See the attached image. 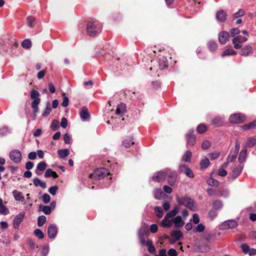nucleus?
<instances>
[{
    "label": "nucleus",
    "mask_w": 256,
    "mask_h": 256,
    "mask_svg": "<svg viewBox=\"0 0 256 256\" xmlns=\"http://www.w3.org/2000/svg\"><path fill=\"white\" fill-rule=\"evenodd\" d=\"M26 24L28 27L32 28L35 26V18L31 16H29L27 18Z\"/></svg>",
    "instance_id": "nucleus-39"
},
{
    "label": "nucleus",
    "mask_w": 256,
    "mask_h": 256,
    "mask_svg": "<svg viewBox=\"0 0 256 256\" xmlns=\"http://www.w3.org/2000/svg\"><path fill=\"white\" fill-rule=\"evenodd\" d=\"M33 182L36 186H40L42 188H46V183L42 181L38 178H36L33 179Z\"/></svg>",
    "instance_id": "nucleus-32"
},
{
    "label": "nucleus",
    "mask_w": 256,
    "mask_h": 256,
    "mask_svg": "<svg viewBox=\"0 0 256 256\" xmlns=\"http://www.w3.org/2000/svg\"><path fill=\"white\" fill-rule=\"evenodd\" d=\"M223 119L220 117H216L212 120V123L213 124L216 126H220L222 124Z\"/></svg>",
    "instance_id": "nucleus-41"
},
{
    "label": "nucleus",
    "mask_w": 256,
    "mask_h": 256,
    "mask_svg": "<svg viewBox=\"0 0 256 256\" xmlns=\"http://www.w3.org/2000/svg\"><path fill=\"white\" fill-rule=\"evenodd\" d=\"M126 105L124 103H120L116 107V114L117 116L122 117L126 112Z\"/></svg>",
    "instance_id": "nucleus-17"
},
{
    "label": "nucleus",
    "mask_w": 256,
    "mask_h": 256,
    "mask_svg": "<svg viewBox=\"0 0 256 256\" xmlns=\"http://www.w3.org/2000/svg\"><path fill=\"white\" fill-rule=\"evenodd\" d=\"M248 40V38L246 36H238L234 38L232 40V43L234 44V47L236 49H240L242 47V45L238 43H242Z\"/></svg>",
    "instance_id": "nucleus-10"
},
{
    "label": "nucleus",
    "mask_w": 256,
    "mask_h": 256,
    "mask_svg": "<svg viewBox=\"0 0 256 256\" xmlns=\"http://www.w3.org/2000/svg\"><path fill=\"white\" fill-rule=\"evenodd\" d=\"M168 169H164L154 173L152 176V180L158 182H164L167 178Z\"/></svg>",
    "instance_id": "nucleus-5"
},
{
    "label": "nucleus",
    "mask_w": 256,
    "mask_h": 256,
    "mask_svg": "<svg viewBox=\"0 0 256 256\" xmlns=\"http://www.w3.org/2000/svg\"><path fill=\"white\" fill-rule=\"evenodd\" d=\"M256 128V120L250 122L248 124H244L242 126V129L244 130L253 129Z\"/></svg>",
    "instance_id": "nucleus-35"
},
{
    "label": "nucleus",
    "mask_w": 256,
    "mask_h": 256,
    "mask_svg": "<svg viewBox=\"0 0 256 256\" xmlns=\"http://www.w3.org/2000/svg\"><path fill=\"white\" fill-rule=\"evenodd\" d=\"M46 222V217L44 216H40L38 218V226H42Z\"/></svg>",
    "instance_id": "nucleus-49"
},
{
    "label": "nucleus",
    "mask_w": 256,
    "mask_h": 256,
    "mask_svg": "<svg viewBox=\"0 0 256 256\" xmlns=\"http://www.w3.org/2000/svg\"><path fill=\"white\" fill-rule=\"evenodd\" d=\"M64 143L66 144H71L72 138L70 136V134L68 133H66L64 136Z\"/></svg>",
    "instance_id": "nucleus-58"
},
{
    "label": "nucleus",
    "mask_w": 256,
    "mask_h": 256,
    "mask_svg": "<svg viewBox=\"0 0 256 256\" xmlns=\"http://www.w3.org/2000/svg\"><path fill=\"white\" fill-rule=\"evenodd\" d=\"M168 217H166V216L164 219L162 220L161 224L162 226L164 228H169L173 224V222L172 220V218L171 220Z\"/></svg>",
    "instance_id": "nucleus-24"
},
{
    "label": "nucleus",
    "mask_w": 256,
    "mask_h": 256,
    "mask_svg": "<svg viewBox=\"0 0 256 256\" xmlns=\"http://www.w3.org/2000/svg\"><path fill=\"white\" fill-rule=\"evenodd\" d=\"M58 190V186H51L49 188L48 192L52 196H54V195H56Z\"/></svg>",
    "instance_id": "nucleus-61"
},
{
    "label": "nucleus",
    "mask_w": 256,
    "mask_h": 256,
    "mask_svg": "<svg viewBox=\"0 0 256 256\" xmlns=\"http://www.w3.org/2000/svg\"><path fill=\"white\" fill-rule=\"evenodd\" d=\"M52 108L48 102L46 104V110L42 112V116H46L50 114Z\"/></svg>",
    "instance_id": "nucleus-50"
},
{
    "label": "nucleus",
    "mask_w": 256,
    "mask_h": 256,
    "mask_svg": "<svg viewBox=\"0 0 256 256\" xmlns=\"http://www.w3.org/2000/svg\"><path fill=\"white\" fill-rule=\"evenodd\" d=\"M146 227V226H144V225L138 232V236L142 244H144L146 243L144 235L148 232Z\"/></svg>",
    "instance_id": "nucleus-14"
},
{
    "label": "nucleus",
    "mask_w": 256,
    "mask_h": 256,
    "mask_svg": "<svg viewBox=\"0 0 256 256\" xmlns=\"http://www.w3.org/2000/svg\"><path fill=\"white\" fill-rule=\"evenodd\" d=\"M18 46L16 40L12 37L6 36L0 42V46L4 52H15Z\"/></svg>",
    "instance_id": "nucleus-1"
},
{
    "label": "nucleus",
    "mask_w": 256,
    "mask_h": 256,
    "mask_svg": "<svg viewBox=\"0 0 256 256\" xmlns=\"http://www.w3.org/2000/svg\"><path fill=\"white\" fill-rule=\"evenodd\" d=\"M58 232V228L55 224H50L48 229V234L49 238H54Z\"/></svg>",
    "instance_id": "nucleus-15"
},
{
    "label": "nucleus",
    "mask_w": 256,
    "mask_h": 256,
    "mask_svg": "<svg viewBox=\"0 0 256 256\" xmlns=\"http://www.w3.org/2000/svg\"><path fill=\"white\" fill-rule=\"evenodd\" d=\"M110 174V172L107 168H100L95 170L92 174L90 175V177L95 180H99L109 175Z\"/></svg>",
    "instance_id": "nucleus-4"
},
{
    "label": "nucleus",
    "mask_w": 256,
    "mask_h": 256,
    "mask_svg": "<svg viewBox=\"0 0 256 256\" xmlns=\"http://www.w3.org/2000/svg\"><path fill=\"white\" fill-rule=\"evenodd\" d=\"M245 120V116L242 114H231L229 120L232 124H240Z\"/></svg>",
    "instance_id": "nucleus-8"
},
{
    "label": "nucleus",
    "mask_w": 256,
    "mask_h": 256,
    "mask_svg": "<svg viewBox=\"0 0 256 256\" xmlns=\"http://www.w3.org/2000/svg\"><path fill=\"white\" fill-rule=\"evenodd\" d=\"M206 182L209 186H216L219 184V182L218 180H216L212 178H208L206 180Z\"/></svg>",
    "instance_id": "nucleus-44"
},
{
    "label": "nucleus",
    "mask_w": 256,
    "mask_h": 256,
    "mask_svg": "<svg viewBox=\"0 0 256 256\" xmlns=\"http://www.w3.org/2000/svg\"><path fill=\"white\" fill-rule=\"evenodd\" d=\"M40 93L36 90H33L30 92V98L32 99L40 98Z\"/></svg>",
    "instance_id": "nucleus-56"
},
{
    "label": "nucleus",
    "mask_w": 256,
    "mask_h": 256,
    "mask_svg": "<svg viewBox=\"0 0 256 256\" xmlns=\"http://www.w3.org/2000/svg\"><path fill=\"white\" fill-rule=\"evenodd\" d=\"M80 118L83 121L87 120L90 116V113L88 111V108L83 106L80 112Z\"/></svg>",
    "instance_id": "nucleus-18"
},
{
    "label": "nucleus",
    "mask_w": 256,
    "mask_h": 256,
    "mask_svg": "<svg viewBox=\"0 0 256 256\" xmlns=\"http://www.w3.org/2000/svg\"><path fill=\"white\" fill-rule=\"evenodd\" d=\"M10 158L14 162L18 164L22 160V154L18 150H12L10 153Z\"/></svg>",
    "instance_id": "nucleus-7"
},
{
    "label": "nucleus",
    "mask_w": 256,
    "mask_h": 256,
    "mask_svg": "<svg viewBox=\"0 0 256 256\" xmlns=\"http://www.w3.org/2000/svg\"><path fill=\"white\" fill-rule=\"evenodd\" d=\"M204 228L205 226L202 224H200L195 228L194 232H203L204 230Z\"/></svg>",
    "instance_id": "nucleus-63"
},
{
    "label": "nucleus",
    "mask_w": 256,
    "mask_h": 256,
    "mask_svg": "<svg viewBox=\"0 0 256 256\" xmlns=\"http://www.w3.org/2000/svg\"><path fill=\"white\" fill-rule=\"evenodd\" d=\"M223 206L222 202L220 200H216L212 204V208L213 209L216 210H220Z\"/></svg>",
    "instance_id": "nucleus-36"
},
{
    "label": "nucleus",
    "mask_w": 256,
    "mask_h": 256,
    "mask_svg": "<svg viewBox=\"0 0 256 256\" xmlns=\"http://www.w3.org/2000/svg\"><path fill=\"white\" fill-rule=\"evenodd\" d=\"M134 144L133 138L130 137L127 138L122 142V144L126 148H129Z\"/></svg>",
    "instance_id": "nucleus-37"
},
{
    "label": "nucleus",
    "mask_w": 256,
    "mask_h": 256,
    "mask_svg": "<svg viewBox=\"0 0 256 256\" xmlns=\"http://www.w3.org/2000/svg\"><path fill=\"white\" fill-rule=\"evenodd\" d=\"M42 208V211L44 212V213L46 214H50L51 212V208L50 206H40V208Z\"/></svg>",
    "instance_id": "nucleus-48"
},
{
    "label": "nucleus",
    "mask_w": 256,
    "mask_h": 256,
    "mask_svg": "<svg viewBox=\"0 0 256 256\" xmlns=\"http://www.w3.org/2000/svg\"><path fill=\"white\" fill-rule=\"evenodd\" d=\"M242 166H238L234 167L232 171V178L233 180L237 178L241 174L242 170Z\"/></svg>",
    "instance_id": "nucleus-20"
},
{
    "label": "nucleus",
    "mask_w": 256,
    "mask_h": 256,
    "mask_svg": "<svg viewBox=\"0 0 256 256\" xmlns=\"http://www.w3.org/2000/svg\"><path fill=\"white\" fill-rule=\"evenodd\" d=\"M176 199L179 206H184L192 211L196 210V206L192 199L187 196L180 197L178 196H176Z\"/></svg>",
    "instance_id": "nucleus-3"
},
{
    "label": "nucleus",
    "mask_w": 256,
    "mask_h": 256,
    "mask_svg": "<svg viewBox=\"0 0 256 256\" xmlns=\"http://www.w3.org/2000/svg\"><path fill=\"white\" fill-rule=\"evenodd\" d=\"M245 14V10L244 9H240L238 12L234 13L233 16L238 18L243 16Z\"/></svg>",
    "instance_id": "nucleus-59"
},
{
    "label": "nucleus",
    "mask_w": 256,
    "mask_h": 256,
    "mask_svg": "<svg viewBox=\"0 0 256 256\" xmlns=\"http://www.w3.org/2000/svg\"><path fill=\"white\" fill-rule=\"evenodd\" d=\"M59 126V122L57 120H53L50 124V128L54 131L57 130Z\"/></svg>",
    "instance_id": "nucleus-54"
},
{
    "label": "nucleus",
    "mask_w": 256,
    "mask_h": 256,
    "mask_svg": "<svg viewBox=\"0 0 256 256\" xmlns=\"http://www.w3.org/2000/svg\"><path fill=\"white\" fill-rule=\"evenodd\" d=\"M168 183L170 186H173L177 178V174L174 170H172L170 169H168L167 172Z\"/></svg>",
    "instance_id": "nucleus-9"
},
{
    "label": "nucleus",
    "mask_w": 256,
    "mask_h": 256,
    "mask_svg": "<svg viewBox=\"0 0 256 256\" xmlns=\"http://www.w3.org/2000/svg\"><path fill=\"white\" fill-rule=\"evenodd\" d=\"M22 46L25 48L28 49L32 46V42L30 40H24L22 42Z\"/></svg>",
    "instance_id": "nucleus-47"
},
{
    "label": "nucleus",
    "mask_w": 256,
    "mask_h": 256,
    "mask_svg": "<svg viewBox=\"0 0 256 256\" xmlns=\"http://www.w3.org/2000/svg\"><path fill=\"white\" fill-rule=\"evenodd\" d=\"M252 50L251 46L248 45L243 47L241 50V55L243 56H248Z\"/></svg>",
    "instance_id": "nucleus-30"
},
{
    "label": "nucleus",
    "mask_w": 256,
    "mask_h": 256,
    "mask_svg": "<svg viewBox=\"0 0 256 256\" xmlns=\"http://www.w3.org/2000/svg\"><path fill=\"white\" fill-rule=\"evenodd\" d=\"M154 195L156 199L160 200L162 198L163 192L160 188H156L154 191Z\"/></svg>",
    "instance_id": "nucleus-38"
},
{
    "label": "nucleus",
    "mask_w": 256,
    "mask_h": 256,
    "mask_svg": "<svg viewBox=\"0 0 256 256\" xmlns=\"http://www.w3.org/2000/svg\"><path fill=\"white\" fill-rule=\"evenodd\" d=\"M34 234L39 239H42L44 238V234L40 229H36L34 232Z\"/></svg>",
    "instance_id": "nucleus-53"
},
{
    "label": "nucleus",
    "mask_w": 256,
    "mask_h": 256,
    "mask_svg": "<svg viewBox=\"0 0 256 256\" xmlns=\"http://www.w3.org/2000/svg\"><path fill=\"white\" fill-rule=\"evenodd\" d=\"M210 164V162L207 158L202 160L200 162V167L202 169H204L208 167Z\"/></svg>",
    "instance_id": "nucleus-42"
},
{
    "label": "nucleus",
    "mask_w": 256,
    "mask_h": 256,
    "mask_svg": "<svg viewBox=\"0 0 256 256\" xmlns=\"http://www.w3.org/2000/svg\"><path fill=\"white\" fill-rule=\"evenodd\" d=\"M154 212L156 216L160 218L162 216V210L160 207L156 206L154 208Z\"/></svg>",
    "instance_id": "nucleus-52"
},
{
    "label": "nucleus",
    "mask_w": 256,
    "mask_h": 256,
    "mask_svg": "<svg viewBox=\"0 0 256 256\" xmlns=\"http://www.w3.org/2000/svg\"><path fill=\"white\" fill-rule=\"evenodd\" d=\"M218 215L217 210L212 209L208 212L209 218L211 220H213Z\"/></svg>",
    "instance_id": "nucleus-55"
},
{
    "label": "nucleus",
    "mask_w": 256,
    "mask_h": 256,
    "mask_svg": "<svg viewBox=\"0 0 256 256\" xmlns=\"http://www.w3.org/2000/svg\"><path fill=\"white\" fill-rule=\"evenodd\" d=\"M27 244L30 250H34L36 248H38V246H36L34 242L31 238L28 240Z\"/></svg>",
    "instance_id": "nucleus-45"
},
{
    "label": "nucleus",
    "mask_w": 256,
    "mask_h": 256,
    "mask_svg": "<svg viewBox=\"0 0 256 256\" xmlns=\"http://www.w3.org/2000/svg\"><path fill=\"white\" fill-rule=\"evenodd\" d=\"M8 208L2 204V200L0 198V214L6 215L8 214Z\"/></svg>",
    "instance_id": "nucleus-40"
},
{
    "label": "nucleus",
    "mask_w": 256,
    "mask_h": 256,
    "mask_svg": "<svg viewBox=\"0 0 256 256\" xmlns=\"http://www.w3.org/2000/svg\"><path fill=\"white\" fill-rule=\"evenodd\" d=\"M178 170L180 172L184 174L190 178H192L194 176L192 171L185 164H180L178 167Z\"/></svg>",
    "instance_id": "nucleus-13"
},
{
    "label": "nucleus",
    "mask_w": 256,
    "mask_h": 256,
    "mask_svg": "<svg viewBox=\"0 0 256 256\" xmlns=\"http://www.w3.org/2000/svg\"><path fill=\"white\" fill-rule=\"evenodd\" d=\"M173 224H174L176 227H181L184 225V222L182 220V217L180 216L172 218Z\"/></svg>",
    "instance_id": "nucleus-22"
},
{
    "label": "nucleus",
    "mask_w": 256,
    "mask_h": 256,
    "mask_svg": "<svg viewBox=\"0 0 256 256\" xmlns=\"http://www.w3.org/2000/svg\"><path fill=\"white\" fill-rule=\"evenodd\" d=\"M194 130H191L190 132L186 134V137L187 140L186 146H192L196 143V137L192 134Z\"/></svg>",
    "instance_id": "nucleus-11"
},
{
    "label": "nucleus",
    "mask_w": 256,
    "mask_h": 256,
    "mask_svg": "<svg viewBox=\"0 0 256 256\" xmlns=\"http://www.w3.org/2000/svg\"><path fill=\"white\" fill-rule=\"evenodd\" d=\"M236 52L232 49H227L224 51L222 54V57H224L226 56L236 55Z\"/></svg>",
    "instance_id": "nucleus-43"
},
{
    "label": "nucleus",
    "mask_w": 256,
    "mask_h": 256,
    "mask_svg": "<svg viewBox=\"0 0 256 256\" xmlns=\"http://www.w3.org/2000/svg\"><path fill=\"white\" fill-rule=\"evenodd\" d=\"M241 248L243 252L245 254H248L250 250V246L246 244H243L241 245Z\"/></svg>",
    "instance_id": "nucleus-60"
},
{
    "label": "nucleus",
    "mask_w": 256,
    "mask_h": 256,
    "mask_svg": "<svg viewBox=\"0 0 256 256\" xmlns=\"http://www.w3.org/2000/svg\"><path fill=\"white\" fill-rule=\"evenodd\" d=\"M247 155V150L246 148L242 149L240 154L238 156V162L240 164L243 163L245 160Z\"/></svg>",
    "instance_id": "nucleus-31"
},
{
    "label": "nucleus",
    "mask_w": 256,
    "mask_h": 256,
    "mask_svg": "<svg viewBox=\"0 0 256 256\" xmlns=\"http://www.w3.org/2000/svg\"><path fill=\"white\" fill-rule=\"evenodd\" d=\"M179 210L180 208L178 206H175L173 210H171L166 214V217H168L170 218H172L178 213Z\"/></svg>",
    "instance_id": "nucleus-34"
},
{
    "label": "nucleus",
    "mask_w": 256,
    "mask_h": 256,
    "mask_svg": "<svg viewBox=\"0 0 256 256\" xmlns=\"http://www.w3.org/2000/svg\"><path fill=\"white\" fill-rule=\"evenodd\" d=\"M212 160H214L218 158L220 156V153L218 152H214L210 153L208 155Z\"/></svg>",
    "instance_id": "nucleus-62"
},
{
    "label": "nucleus",
    "mask_w": 256,
    "mask_h": 256,
    "mask_svg": "<svg viewBox=\"0 0 256 256\" xmlns=\"http://www.w3.org/2000/svg\"><path fill=\"white\" fill-rule=\"evenodd\" d=\"M256 144V137H248L246 142V146L247 148H252Z\"/></svg>",
    "instance_id": "nucleus-26"
},
{
    "label": "nucleus",
    "mask_w": 256,
    "mask_h": 256,
    "mask_svg": "<svg viewBox=\"0 0 256 256\" xmlns=\"http://www.w3.org/2000/svg\"><path fill=\"white\" fill-rule=\"evenodd\" d=\"M33 100H34L32 102V108L33 110L34 114H36L37 112H38L39 111L38 105L40 103V99L36 98V99H33Z\"/></svg>",
    "instance_id": "nucleus-25"
},
{
    "label": "nucleus",
    "mask_w": 256,
    "mask_h": 256,
    "mask_svg": "<svg viewBox=\"0 0 256 256\" xmlns=\"http://www.w3.org/2000/svg\"><path fill=\"white\" fill-rule=\"evenodd\" d=\"M229 33L226 31H222L220 32L218 36L219 42L221 44H225L228 40Z\"/></svg>",
    "instance_id": "nucleus-16"
},
{
    "label": "nucleus",
    "mask_w": 256,
    "mask_h": 256,
    "mask_svg": "<svg viewBox=\"0 0 256 256\" xmlns=\"http://www.w3.org/2000/svg\"><path fill=\"white\" fill-rule=\"evenodd\" d=\"M46 164L44 162H39L37 166L36 170H35V172L37 175H40V174L39 172V171H44L46 170Z\"/></svg>",
    "instance_id": "nucleus-23"
},
{
    "label": "nucleus",
    "mask_w": 256,
    "mask_h": 256,
    "mask_svg": "<svg viewBox=\"0 0 256 256\" xmlns=\"http://www.w3.org/2000/svg\"><path fill=\"white\" fill-rule=\"evenodd\" d=\"M13 196L16 200L23 202L24 200V196L22 195V192L17 190H14L12 192Z\"/></svg>",
    "instance_id": "nucleus-28"
},
{
    "label": "nucleus",
    "mask_w": 256,
    "mask_h": 256,
    "mask_svg": "<svg viewBox=\"0 0 256 256\" xmlns=\"http://www.w3.org/2000/svg\"><path fill=\"white\" fill-rule=\"evenodd\" d=\"M216 18L218 21L223 22L226 18V14L224 10H219L216 14Z\"/></svg>",
    "instance_id": "nucleus-21"
},
{
    "label": "nucleus",
    "mask_w": 256,
    "mask_h": 256,
    "mask_svg": "<svg viewBox=\"0 0 256 256\" xmlns=\"http://www.w3.org/2000/svg\"><path fill=\"white\" fill-rule=\"evenodd\" d=\"M208 48L211 52H214L217 48V44L216 42L210 41L208 44Z\"/></svg>",
    "instance_id": "nucleus-46"
},
{
    "label": "nucleus",
    "mask_w": 256,
    "mask_h": 256,
    "mask_svg": "<svg viewBox=\"0 0 256 256\" xmlns=\"http://www.w3.org/2000/svg\"><path fill=\"white\" fill-rule=\"evenodd\" d=\"M207 130L206 126L204 124H199L196 128L197 132L200 134H202L204 132Z\"/></svg>",
    "instance_id": "nucleus-51"
},
{
    "label": "nucleus",
    "mask_w": 256,
    "mask_h": 256,
    "mask_svg": "<svg viewBox=\"0 0 256 256\" xmlns=\"http://www.w3.org/2000/svg\"><path fill=\"white\" fill-rule=\"evenodd\" d=\"M192 156V153L190 150H186L182 158V160L184 162H190Z\"/></svg>",
    "instance_id": "nucleus-27"
},
{
    "label": "nucleus",
    "mask_w": 256,
    "mask_h": 256,
    "mask_svg": "<svg viewBox=\"0 0 256 256\" xmlns=\"http://www.w3.org/2000/svg\"><path fill=\"white\" fill-rule=\"evenodd\" d=\"M25 216L24 212H22L16 215L13 220V226L15 229H18Z\"/></svg>",
    "instance_id": "nucleus-12"
},
{
    "label": "nucleus",
    "mask_w": 256,
    "mask_h": 256,
    "mask_svg": "<svg viewBox=\"0 0 256 256\" xmlns=\"http://www.w3.org/2000/svg\"><path fill=\"white\" fill-rule=\"evenodd\" d=\"M158 63V68L160 70L167 68L168 66L167 59L164 56L159 58Z\"/></svg>",
    "instance_id": "nucleus-19"
},
{
    "label": "nucleus",
    "mask_w": 256,
    "mask_h": 256,
    "mask_svg": "<svg viewBox=\"0 0 256 256\" xmlns=\"http://www.w3.org/2000/svg\"><path fill=\"white\" fill-rule=\"evenodd\" d=\"M238 226V222L235 220H225L220 224L219 228L222 230L232 229Z\"/></svg>",
    "instance_id": "nucleus-6"
},
{
    "label": "nucleus",
    "mask_w": 256,
    "mask_h": 256,
    "mask_svg": "<svg viewBox=\"0 0 256 256\" xmlns=\"http://www.w3.org/2000/svg\"><path fill=\"white\" fill-rule=\"evenodd\" d=\"M64 96L63 102L62 103V106L64 107H66L68 104L69 100L68 96H65V94H62Z\"/></svg>",
    "instance_id": "nucleus-64"
},
{
    "label": "nucleus",
    "mask_w": 256,
    "mask_h": 256,
    "mask_svg": "<svg viewBox=\"0 0 256 256\" xmlns=\"http://www.w3.org/2000/svg\"><path fill=\"white\" fill-rule=\"evenodd\" d=\"M219 194L221 196L227 198L229 195V192L226 189H222L220 190Z\"/></svg>",
    "instance_id": "nucleus-57"
},
{
    "label": "nucleus",
    "mask_w": 256,
    "mask_h": 256,
    "mask_svg": "<svg viewBox=\"0 0 256 256\" xmlns=\"http://www.w3.org/2000/svg\"><path fill=\"white\" fill-rule=\"evenodd\" d=\"M171 236L175 238L176 240H179L183 237V234L180 230H174L171 232Z\"/></svg>",
    "instance_id": "nucleus-29"
},
{
    "label": "nucleus",
    "mask_w": 256,
    "mask_h": 256,
    "mask_svg": "<svg viewBox=\"0 0 256 256\" xmlns=\"http://www.w3.org/2000/svg\"><path fill=\"white\" fill-rule=\"evenodd\" d=\"M101 24L96 20L90 21L86 26V32L90 36L97 35L101 32Z\"/></svg>",
    "instance_id": "nucleus-2"
},
{
    "label": "nucleus",
    "mask_w": 256,
    "mask_h": 256,
    "mask_svg": "<svg viewBox=\"0 0 256 256\" xmlns=\"http://www.w3.org/2000/svg\"><path fill=\"white\" fill-rule=\"evenodd\" d=\"M58 154L62 158H65L70 154V151L68 149H62L58 150Z\"/></svg>",
    "instance_id": "nucleus-33"
}]
</instances>
